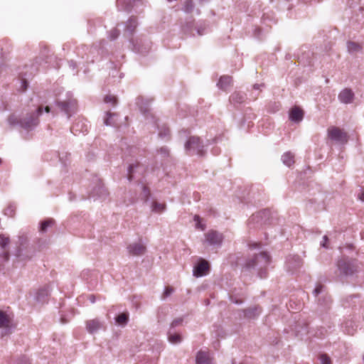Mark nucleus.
Segmentation results:
<instances>
[{
  "label": "nucleus",
  "instance_id": "obj_33",
  "mask_svg": "<svg viewBox=\"0 0 364 364\" xmlns=\"http://www.w3.org/2000/svg\"><path fill=\"white\" fill-rule=\"evenodd\" d=\"M347 48L349 53H355L361 50V46L355 42L348 41Z\"/></svg>",
  "mask_w": 364,
  "mask_h": 364
},
{
  "label": "nucleus",
  "instance_id": "obj_14",
  "mask_svg": "<svg viewBox=\"0 0 364 364\" xmlns=\"http://www.w3.org/2000/svg\"><path fill=\"white\" fill-rule=\"evenodd\" d=\"M9 243V238L5 237L4 235H0V257H1L4 261H7L9 257L7 248Z\"/></svg>",
  "mask_w": 364,
  "mask_h": 364
},
{
  "label": "nucleus",
  "instance_id": "obj_32",
  "mask_svg": "<svg viewBox=\"0 0 364 364\" xmlns=\"http://www.w3.org/2000/svg\"><path fill=\"white\" fill-rule=\"evenodd\" d=\"M166 205L164 203H159L156 201H153L151 203V210L154 213H160L164 211Z\"/></svg>",
  "mask_w": 364,
  "mask_h": 364
},
{
  "label": "nucleus",
  "instance_id": "obj_39",
  "mask_svg": "<svg viewBox=\"0 0 364 364\" xmlns=\"http://www.w3.org/2000/svg\"><path fill=\"white\" fill-rule=\"evenodd\" d=\"M119 35V31L117 28H113L109 33V38L111 41H114L117 38Z\"/></svg>",
  "mask_w": 364,
  "mask_h": 364
},
{
  "label": "nucleus",
  "instance_id": "obj_31",
  "mask_svg": "<svg viewBox=\"0 0 364 364\" xmlns=\"http://www.w3.org/2000/svg\"><path fill=\"white\" fill-rule=\"evenodd\" d=\"M168 339L173 344L180 343L182 341L181 336L179 334L172 333L171 329L168 333Z\"/></svg>",
  "mask_w": 364,
  "mask_h": 364
},
{
  "label": "nucleus",
  "instance_id": "obj_46",
  "mask_svg": "<svg viewBox=\"0 0 364 364\" xmlns=\"http://www.w3.org/2000/svg\"><path fill=\"white\" fill-rule=\"evenodd\" d=\"M183 322V318H176L175 320H173L172 321V323H171V330L173 328H175L176 326H178L179 325H181Z\"/></svg>",
  "mask_w": 364,
  "mask_h": 364
},
{
  "label": "nucleus",
  "instance_id": "obj_28",
  "mask_svg": "<svg viewBox=\"0 0 364 364\" xmlns=\"http://www.w3.org/2000/svg\"><path fill=\"white\" fill-rule=\"evenodd\" d=\"M294 154L290 151H287L282 156V161L284 165L289 167L294 163Z\"/></svg>",
  "mask_w": 364,
  "mask_h": 364
},
{
  "label": "nucleus",
  "instance_id": "obj_5",
  "mask_svg": "<svg viewBox=\"0 0 364 364\" xmlns=\"http://www.w3.org/2000/svg\"><path fill=\"white\" fill-rule=\"evenodd\" d=\"M185 151L190 156H203L205 154L204 145L197 136H190L184 145Z\"/></svg>",
  "mask_w": 364,
  "mask_h": 364
},
{
  "label": "nucleus",
  "instance_id": "obj_54",
  "mask_svg": "<svg viewBox=\"0 0 364 364\" xmlns=\"http://www.w3.org/2000/svg\"><path fill=\"white\" fill-rule=\"evenodd\" d=\"M263 84H255L254 85L253 87L255 90H259L261 87H263Z\"/></svg>",
  "mask_w": 364,
  "mask_h": 364
},
{
  "label": "nucleus",
  "instance_id": "obj_27",
  "mask_svg": "<svg viewBox=\"0 0 364 364\" xmlns=\"http://www.w3.org/2000/svg\"><path fill=\"white\" fill-rule=\"evenodd\" d=\"M138 23L136 18L131 17L126 23L125 29L129 34H132L136 28Z\"/></svg>",
  "mask_w": 364,
  "mask_h": 364
},
{
  "label": "nucleus",
  "instance_id": "obj_21",
  "mask_svg": "<svg viewBox=\"0 0 364 364\" xmlns=\"http://www.w3.org/2000/svg\"><path fill=\"white\" fill-rule=\"evenodd\" d=\"M244 316L248 319L257 318L261 313V309L259 306H253L243 310Z\"/></svg>",
  "mask_w": 364,
  "mask_h": 364
},
{
  "label": "nucleus",
  "instance_id": "obj_23",
  "mask_svg": "<svg viewBox=\"0 0 364 364\" xmlns=\"http://www.w3.org/2000/svg\"><path fill=\"white\" fill-rule=\"evenodd\" d=\"M116 4L119 11H129L133 6L134 0H117Z\"/></svg>",
  "mask_w": 364,
  "mask_h": 364
},
{
  "label": "nucleus",
  "instance_id": "obj_20",
  "mask_svg": "<svg viewBox=\"0 0 364 364\" xmlns=\"http://www.w3.org/2000/svg\"><path fill=\"white\" fill-rule=\"evenodd\" d=\"M303 111L297 107L292 108L289 113V119L294 122H301L303 119Z\"/></svg>",
  "mask_w": 364,
  "mask_h": 364
},
{
  "label": "nucleus",
  "instance_id": "obj_22",
  "mask_svg": "<svg viewBox=\"0 0 364 364\" xmlns=\"http://www.w3.org/2000/svg\"><path fill=\"white\" fill-rule=\"evenodd\" d=\"M70 130L75 135L79 133H85L87 131V125L82 121H77L73 124Z\"/></svg>",
  "mask_w": 364,
  "mask_h": 364
},
{
  "label": "nucleus",
  "instance_id": "obj_57",
  "mask_svg": "<svg viewBox=\"0 0 364 364\" xmlns=\"http://www.w3.org/2000/svg\"><path fill=\"white\" fill-rule=\"evenodd\" d=\"M191 23H190V24H187V25H186V28H184V30H185V31H186H186H189V30H191ZM190 32L191 33V31H190Z\"/></svg>",
  "mask_w": 364,
  "mask_h": 364
},
{
  "label": "nucleus",
  "instance_id": "obj_13",
  "mask_svg": "<svg viewBox=\"0 0 364 364\" xmlns=\"http://www.w3.org/2000/svg\"><path fill=\"white\" fill-rule=\"evenodd\" d=\"M129 255L133 256H140L145 253L146 247L141 242H133L127 247Z\"/></svg>",
  "mask_w": 364,
  "mask_h": 364
},
{
  "label": "nucleus",
  "instance_id": "obj_45",
  "mask_svg": "<svg viewBox=\"0 0 364 364\" xmlns=\"http://www.w3.org/2000/svg\"><path fill=\"white\" fill-rule=\"evenodd\" d=\"M28 83L26 79L21 80V86L19 87V90L21 92H24L26 90L28 87Z\"/></svg>",
  "mask_w": 364,
  "mask_h": 364
},
{
  "label": "nucleus",
  "instance_id": "obj_11",
  "mask_svg": "<svg viewBox=\"0 0 364 364\" xmlns=\"http://www.w3.org/2000/svg\"><path fill=\"white\" fill-rule=\"evenodd\" d=\"M302 264V259L298 255H289L286 261L287 268L288 271L291 272L300 268Z\"/></svg>",
  "mask_w": 364,
  "mask_h": 364
},
{
  "label": "nucleus",
  "instance_id": "obj_10",
  "mask_svg": "<svg viewBox=\"0 0 364 364\" xmlns=\"http://www.w3.org/2000/svg\"><path fill=\"white\" fill-rule=\"evenodd\" d=\"M57 105L60 107V110L64 112L68 118L70 117L76 110V101L75 100L58 102Z\"/></svg>",
  "mask_w": 364,
  "mask_h": 364
},
{
  "label": "nucleus",
  "instance_id": "obj_50",
  "mask_svg": "<svg viewBox=\"0 0 364 364\" xmlns=\"http://www.w3.org/2000/svg\"><path fill=\"white\" fill-rule=\"evenodd\" d=\"M261 33L262 28L257 27L254 29V35L256 38H259L261 37Z\"/></svg>",
  "mask_w": 364,
  "mask_h": 364
},
{
  "label": "nucleus",
  "instance_id": "obj_51",
  "mask_svg": "<svg viewBox=\"0 0 364 364\" xmlns=\"http://www.w3.org/2000/svg\"><path fill=\"white\" fill-rule=\"evenodd\" d=\"M328 240V236L327 235H324L323 237V240L321 242V246L323 247L327 248L328 247L326 245V243H327Z\"/></svg>",
  "mask_w": 364,
  "mask_h": 364
},
{
  "label": "nucleus",
  "instance_id": "obj_41",
  "mask_svg": "<svg viewBox=\"0 0 364 364\" xmlns=\"http://www.w3.org/2000/svg\"><path fill=\"white\" fill-rule=\"evenodd\" d=\"M14 213L15 208L13 205H9L4 210V214L9 217H13Z\"/></svg>",
  "mask_w": 364,
  "mask_h": 364
},
{
  "label": "nucleus",
  "instance_id": "obj_30",
  "mask_svg": "<svg viewBox=\"0 0 364 364\" xmlns=\"http://www.w3.org/2000/svg\"><path fill=\"white\" fill-rule=\"evenodd\" d=\"M128 321H129V314L127 312H123V313L119 314L115 318L116 323L118 325L122 326H124L125 325H127V323H128Z\"/></svg>",
  "mask_w": 364,
  "mask_h": 364
},
{
  "label": "nucleus",
  "instance_id": "obj_35",
  "mask_svg": "<svg viewBox=\"0 0 364 364\" xmlns=\"http://www.w3.org/2000/svg\"><path fill=\"white\" fill-rule=\"evenodd\" d=\"M193 8H194L193 1L192 0H186L184 2V5H183L182 10L184 12L189 14L193 10Z\"/></svg>",
  "mask_w": 364,
  "mask_h": 364
},
{
  "label": "nucleus",
  "instance_id": "obj_38",
  "mask_svg": "<svg viewBox=\"0 0 364 364\" xmlns=\"http://www.w3.org/2000/svg\"><path fill=\"white\" fill-rule=\"evenodd\" d=\"M53 220L51 219L43 221L41 223L40 231L43 232H46L48 227H50L53 224Z\"/></svg>",
  "mask_w": 364,
  "mask_h": 364
},
{
  "label": "nucleus",
  "instance_id": "obj_48",
  "mask_svg": "<svg viewBox=\"0 0 364 364\" xmlns=\"http://www.w3.org/2000/svg\"><path fill=\"white\" fill-rule=\"evenodd\" d=\"M323 287L322 285H318L314 290V294L316 296L323 291Z\"/></svg>",
  "mask_w": 364,
  "mask_h": 364
},
{
  "label": "nucleus",
  "instance_id": "obj_17",
  "mask_svg": "<svg viewBox=\"0 0 364 364\" xmlns=\"http://www.w3.org/2000/svg\"><path fill=\"white\" fill-rule=\"evenodd\" d=\"M108 196V192L105 186L99 183L95 188H93L91 193V197L98 198L100 199H105Z\"/></svg>",
  "mask_w": 364,
  "mask_h": 364
},
{
  "label": "nucleus",
  "instance_id": "obj_2",
  "mask_svg": "<svg viewBox=\"0 0 364 364\" xmlns=\"http://www.w3.org/2000/svg\"><path fill=\"white\" fill-rule=\"evenodd\" d=\"M43 108L39 107L35 112L28 114L26 117L19 119L16 115L12 114L8 119L11 126L18 125L26 130H32L38 124V117L42 114Z\"/></svg>",
  "mask_w": 364,
  "mask_h": 364
},
{
  "label": "nucleus",
  "instance_id": "obj_19",
  "mask_svg": "<svg viewBox=\"0 0 364 364\" xmlns=\"http://www.w3.org/2000/svg\"><path fill=\"white\" fill-rule=\"evenodd\" d=\"M151 103L149 100H145L143 97L140 96L136 98V105L143 114H146L149 111V106Z\"/></svg>",
  "mask_w": 364,
  "mask_h": 364
},
{
  "label": "nucleus",
  "instance_id": "obj_62",
  "mask_svg": "<svg viewBox=\"0 0 364 364\" xmlns=\"http://www.w3.org/2000/svg\"><path fill=\"white\" fill-rule=\"evenodd\" d=\"M257 243H255V244L253 245V247H254V248H256V247H257Z\"/></svg>",
  "mask_w": 364,
  "mask_h": 364
},
{
  "label": "nucleus",
  "instance_id": "obj_26",
  "mask_svg": "<svg viewBox=\"0 0 364 364\" xmlns=\"http://www.w3.org/2000/svg\"><path fill=\"white\" fill-rule=\"evenodd\" d=\"M232 77L228 75L222 76L217 85L218 87L223 90H226L227 88L231 85Z\"/></svg>",
  "mask_w": 364,
  "mask_h": 364
},
{
  "label": "nucleus",
  "instance_id": "obj_58",
  "mask_svg": "<svg viewBox=\"0 0 364 364\" xmlns=\"http://www.w3.org/2000/svg\"><path fill=\"white\" fill-rule=\"evenodd\" d=\"M359 198L360 199V200L363 201L364 202V192H363L360 196H359Z\"/></svg>",
  "mask_w": 364,
  "mask_h": 364
},
{
  "label": "nucleus",
  "instance_id": "obj_37",
  "mask_svg": "<svg viewBox=\"0 0 364 364\" xmlns=\"http://www.w3.org/2000/svg\"><path fill=\"white\" fill-rule=\"evenodd\" d=\"M115 116V114L110 112L107 113V117L105 119V124L107 126H115V123L112 121V117Z\"/></svg>",
  "mask_w": 364,
  "mask_h": 364
},
{
  "label": "nucleus",
  "instance_id": "obj_36",
  "mask_svg": "<svg viewBox=\"0 0 364 364\" xmlns=\"http://www.w3.org/2000/svg\"><path fill=\"white\" fill-rule=\"evenodd\" d=\"M139 168V166L138 164H132V165H129V166L128 167V180L129 181H131L134 178V170L136 168Z\"/></svg>",
  "mask_w": 364,
  "mask_h": 364
},
{
  "label": "nucleus",
  "instance_id": "obj_29",
  "mask_svg": "<svg viewBox=\"0 0 364 364\" xmlns=\"http://www.w3.org/2000/svg\"><path fill=\"white\" fill-rule=\"evenodd\" d=\"M343 330L348 335H353L356 331V326L352 321H348L343 325Z\"/></svg>",
  "mask_w": 364,
  "mask_h": 364
},
{
  "label": "nucleus",
  "instance_id": "obj_49",
  "mask_svg": "<svg viewBox=\"0 0 364 364\" xmlns=\"http://www.w3.org/2000/svg\"><path fill=\"white\" fill-rule=\"evenodd\" d=\"M29 359L26 356H23L19 359L17 364H29Z\"/></svg>",
  "mask_w": 364,
  "mask_h": 364
},
{
  "label": "nucleus",
  "instance_id": "obj_3",
  "mask_svg": "<svg viewBox=\"0 0 364 364\" xmlns=\"http://www.w3.org/2000/svg\"><path fill=\"white\" fill-rule=\"evenodd\" d=\"M18 242L15 256L21 262L30 260L35 255V247L31 245L24 236L19 237Z\"/></svg>",
  "mask_w": 364,
  "mask_h": 364
},
{
  "label": "nucleus",
  "instance_id": "obj_9",
  "mask_svg": "<svg viewBox=\"0 0 364 364\" xmlns=\"http://www.w3.org/2000/svg\"><path fill=\"white\" fill-rule=\"evenodd\" d=\"M105 328V322L99 318L87 320L85 323V328L90 334H94Z\"/></svg>",
  "mask_w": 364,
  "mask_h": 364
},
{
  "label": "nucleus",
  "instance_id": "obj_25",
  "mask_svg": "<svg viewBox=\"0 0 364 364\" xmlns=\"http://www.w3.org/2000/svg\"><path fill=\"white\" fill-rule=\"evenodd\" d=\"M246 96L240 92H235L230 97V101L233 104H241L245 102Z\"/></svg>",
  "mask_w": 364,
  "mask_h": 364
},
{
  "label": "nucleus",
  "instance_id": "obj_7",
  "mask_svg": "<svg viewBox=\"0 0 364 364\" xmlns=\"http://www.w3.org/2000/svg\"><path fill=\"white\" fill-rule=\"evenodd\" d=\"M268 216L269 211L267 210L253 214L249 219V225H252L253 228L261 226L267 222Z\"/></svg>",
  "mask_w": 364,
  "mask_h": 364
},
{
  "label": "nucleus",
  "instance_id": "obj_52",
  "mask_svg": "<svg viewBox=\"0 0 364 364\" xmlns=\"http://www.w3.org/2000/svg\"><path fill=\"white\" fill-rule=\"evenodd\" d=\"M200 217L198 215L194 216V220L196 222V226L197 228H200L201 229H203V228L200 225Z\"/></svg>",
  "mask_w": 364,
  "mask_h": 364
},
{
  "label": "nucleus",
  "instance_id": "obj_53",
  "mask_svg": "<svg viewBox=\"0 0 364 364\" xmlns=\"http://www.w3.org/2000/svg\"><path fill=\"white\" fill-rule=\"evenodd\" d=\"M70 68H71L73 70H75L76 68V64L73 60H70L68 62Z\"/></svg>",
  "mask_w": 364,
  "mask_h": 364
},
{
  "label": "nucleus",
  "instance_id": "obj_59",
  "mask_svg": "<svg viewBox=\"0 0 364 364\" xmlns=\"http://www.w3.org/2000/svg\"><path fill=\"white\" fill-rule=\"evenodd\" d=\"M316 336H318V337H322V336H324V333H323V332L319 333V334H318V333H316Z\"/></svg>",
  "mask_w": 364,
  "mask_h": 364
},
{
  "label": "nucleus",
  "instance_id": "obj_63",
  "mask_svg": "<svg viewBox=\"0 0 364 364\" xmlns=\"http://www.w3.org/2000/svg\"><path fill=\"white\" fill-rule=\"evenodd\" d=\"M1 162H2V161H1V159H0V164H1Z\"/></svg>",
  "mask_w": 364,
  "mask_h": 364
},
{
  "label": "nucleus",
  "instance_id": "obj_61",
  "mask_svg": "<svg viewBox=\"0 0 364 364\" xmlns=\"http://www.w3.org/2000/svg\"><path fill=\"white\" fill-rule=\"evenodd\" d=\"M45 110H46V112H50V108H49V107H48V106H47V107H45Z\"/></svg>",
  "mask_w": 364,
  "mask_h": 364
},
{
  "label": "nucleus",
  "instance_id": "obj_43",
  "mask_svg": "<svg viewBox=\"0 0 364 364\" xmlns=\"http://www.w3.org/2000/svg\"><path fill=\"white\" fill-rule=\"evenodd\" d=\"M116 97L112 95H107L104 99L105 103L112 104V105L116 104Z\"/></svg>",
  "mask_w": 364,
  "mask_h": 364
},
{
  "label": "nucleus",
  "instance_id": "obj_55",
  "mask_svg": "<svg viewBox=\"0 0 364 364\" xmlns=\"http://www.w3.org/2000/svg\"><path fill=\"white\" fill-rule=\"evenodd\" d=\"M89 299H90V302L92 304L95 302V296L94 295H90L89 296Z\"/></svg>",
  "mask_w": 364,
  "mask_h": 364
},
{
  "label": "nucleus",
  "instance_id": "obj_44",
  "mask_svg": "<svg viewBox=\"0 0 364 364\" xmlns=\"http://www.w3.org/2000/svg\"><path fill=\"white\" fill-rule=\"evenodd\" d=\"M173 292V289L171 287H166L162 296V299H165Z\"/></svg>",
  "mask_w": 364,
  "mask_h": 364
},
{
  "label": "nucleus",
  "instance_id": "obj_42",
  "mask_svg": "<svg viewBox=\"0 0 364 364\" xmlns=\"http://www.w3.org/2000/svg\"><path fill=\"white\" fill-rule=\"evenodd\" d=\"M321 364H331L330 358L326 354H321L319 357Z\"/></svg>",
  "mask_w": 364,
  "mask_h": 364
},
{
  "label": "nucleus",
  "instance_id": "obj_56",
  "mask_svg": "<svg viewBox=\"0 0 364 364\" xmlns=\"http://www.w3.org/2000/svg\"><path fill=\"white\" fill-rule=\"evenodd\" d=\"M231 301L237 304H242V300H237V299H235L234 300L232 297H231Z\"/></svg>",
  "mask_w": 364,
  "mask_h": 364
},
{
  "label": "nucleus",
  "instance_id": "obj_18",
  "mask_svg": "<svg viewBox=\"0 0 364 364\" xmlns=\"http://www.w3.org/2000/svg\"><path fill=\"white\" fill-rule=\"evenodd\" d=\"M196 364H212V359L209 353L200 350L198 352L196 358Z\"/></svg>",
  "mask_w": 364,
  "mask_h": 364
},
{
  "label": "nucleus",
  "instance_id": "obj_1",
  "mask_svg": "<svg viewBox=\"0 0 364 364\" xmlns=\"http://www.w3.org/2000/svg\"><path fill=\"white\" fill-rule=\"evenodd\" d=\"M269 263L270 257L268 253L262 252L248 259L245 262V267L248 270L256 271L258 277L264 279L267 276V267Z\"/></svg>",
  "mask_w": 364,
  "mask_h": 364
},
{
  "label": "nucleus",
  "instance_id": "obj_24",
  "mask_svg": "<svg viewBox=\"0 0 364 364\" xmlns=\"http://www.w3.org/2000/svg\"><path fill=\"white\" fill-rule=\"evenodd\" d=\"M49 295V290L48 287L40 289L36 295V300L38 302L44 303Z\"/></svg>",
  "mask_w": 364,
  "mask_h": 364
},
{
  "label": "nucleus",
  "instance_id": "obj_40",
  "mask_svg": "<svg viewBox=\"0 0 364 364\" xmlns=\"http://www.w3.org/2000/svg\"><path fill=\"white\" fill-rule=\"evenodd\" d=\"M150 197V191L148 189L147 187L143 186L142 187V198L144 200L145 202H147Z\"/></svg>",
  "mask_w": 364,
  "mask_h": 364
},
{
  "label": "nucleus",
  "instance_id": "obj_47",
  "mask_svg": "<svg viewBox=\"0 0 364 364\" xmlns=\"http://www.w3.org/2000/svg\"><path fill=\"white\" fill-rule=\"evenodd\" d=\"M158 152L164 157H166L168 155L169 151L167 147H161L158 150Z\"/></svg>",
  "mask_w": 364,
  "mask_h": 364
},
{
  "label": "nucleus",
  "instance_id": "obj_15",
  "mask_svg": "<svg viewBox=\"0 0 364 364\" xmlns=\"http://www.w3.org/2000/svg\"><path fill=\"white\" fill-rule=\"evenodd\" d=\"M0 328H4L5 331L2 335H6L10 333L12 328L11 321L8 315L4 312L0 311Z\"/></svg>",
  "mask_w": 364,
  "mask_h": 364
},
{
  "label": "nucleus",
  "instance_id": "obj_4",
  "mask_svg": "<svg viewBox=\"0 0 364 364\" xmlns=\"http://www.w3.org/2000/svg\"><path fill=\"white\" fill-rule=\"evenodd\" d=\"M337 267L341 274L351 276L358 271V262L357 259L342 257L338 260Z\"/></svg>",
  "mask_w": 364,
  "mask_h": 364
},
{
  "label": "nucleus",
  "instance_id": "obj_6",
  "mask_svg": "<svg viewBox=\"0 0 364 364\" xmlns=\"http://www.w3.org/2000/svg\"><path fill=\"white\" fill-rule=\"evenodd\" d=\"M328 136L331 140L339 144H343L348 141L347 134L336 127L328 129Z\"/></svg>",
  "mask_w": 364,
  "mask_h": 364
},
{
  "label": "nucleus",
  "instance_id": "obj_34",
  "mask_svg": "<svg viewBox=\"0 0 364 364\" xmlns=\"http://www.w3.org/2000/svg\"><path fill=\"white\" fill-rule=\"evenodd\" d=\"M154 124H156L158 127L159 137H161L162 139L168 137L170 131L168 127H166L165 125H163L161 127H159V125L157 124L156 121L154 122Z\"/></svg>",
  "mask_w": 364,
  "mask_h": 364
},
{
  "label": "nucleus",
  "instance_id": "obj_60",
  "mask_svg": "<svg viewBox=\"0 0 364 364\" xmlns=\"http://www.w3.org/2000/svg\"><path fill=\"white\" fill-rule=\"evenodd\" d=\"M197 33H198V35H200V36L203 34V32H202V31H200V30L199 28H198V29H197Z\"/></svg>",
  "mask_w": 364,
  "mask_h": 364
},
{
  "label": "nucleus",
  "instance_id": "obj_16",
  "mask_svg": "<svg viewBox=\"0 0 364 364\" xmlns=\"http://www.w3.org/2000/svg\"><path fill=\"white\" fill-rule=\"evenodd\" d=\"M338 98L341 103L350 104L353 100L354 93L350 89L345 88L340 92Z\"/></svg>",
  "mask_w": 364,
  "mask_h": 364
},
{
  "label": "nucleus",
  "instance_id": "obj_12",
  "mask_svg": "<svg viewBox=\"0 0 364 364\" xmlns=\"http://www.w3.org/2000/svg\"><path fill=\"white\" fill-rule=\"evenodd\" d=\"M209 263L205 259L200 261L194 267L193 274L196 277H201L205 276L209 271Z\"/></svg>",
  "mask_w": 364,
  "mask_h": 364
},
{
  "label": "nucleus",
  "instance_id": "obj_8",
  "mask_svg": "<svg viewBox=\"0 0 364 364\" xmlns=\"http://www.w3.org/2000/svg\"><path fill=\"white\" fill-rule=\"evenodd\" d=\"M205 242L210 246L220 247L223 237L221 233L215 230H210L205 235Z\"/></svg>",
  "mask_w": 364,
  "mask_h": 364
}]
</instances>
